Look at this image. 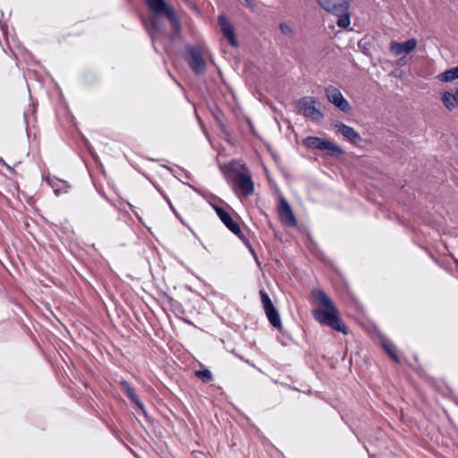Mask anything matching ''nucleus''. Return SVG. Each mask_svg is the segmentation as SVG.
Listing matches in <instances>:
<instances>
[{
	"label": "nucleus",
	"instance_id": "1",
	"mask_svg": "<svg viewBox=\"0 0 458 458\" xmlns=\"http://www.w3.org/2000/svg\"><path fill=\"white\" fill-rule=\"evenodd\" d=\"M312 297L323 307L313 310L314 318L321 325L327 326L335 331L347 334V327L342 321L340 313L333 301L322 290H313Z\"/></svg>",
	"mask_w": 458,
	"mask_h": 458
},
{
	"label": "nucleus",
	"instance_id": "2",
	"mask_svg": "<svg viewBox=\"0 0 458 458\" xmlns=\"http://www.w3.org/2000/svg\"><path fill=\"white\" fill-rule=\"evenodd\" d=\"M145 3L157 16L165 15L174 30H181V21L174 7L165 0H145Z\"/></svg>",
	"mask_w": 458,
	"mask_h": 458
},
{
	"label": "nucleus",
	"instance_id": "3",
	"mask_svg": "<svg viewBox=\"0 0 458 458\" xmlns=\"http://www.w3.org/2000/svg\"><path fill=\"white\" fill-rule=\"evenodd\" d=\"M317 104L316 98L306 96L298 100L297 107L304 117L313 122H318L324 118V114L317 107Z\"/></svg>",
	"mask_w": 458,
	"mask_h": 458
},
{
	"label": "nucleus",
	"instance_id": "4",
	"mask_svg": "<svg viewBox=\"0 0 458 458\" xmlns=\"http://www.w3.org/2000/svg\"><path fill=\"white\" fill-rule=\"evenodd\" d=\"M185 49L189 54L187 64L191 71L197 74L201 75L206 71V61L202 55V50L199 46L186 45Z\"/></svg>",
	"mask_w": 458,
	"mask_h": 458
},
{
	"label": "nucleus",
	"instance_id": "5",
	"mask_svg": "<svg viewBox=\"0 0 458 458\" xmlns=\"http://www.w3.org/2000/svg\"><path fill=\"white\" fill-rule=\"evenodd\" d=\"M303 143L309 148L325 150L332 156H340L343 153L339 146L322 138L310 136L304 140Z\"/></svg>",
	"mask_w": 458,
	"mask_h": 458
},
{
	"label": "nucleus",
	"instance_id": "6",
	"mask_svg": "<svg viewBox=\"0 0 458 458\" xmlns=\"http://www.w3.org/2000/svg\"><path fill=\"white\" fill-rule=\"evenodd\" d=\"M327 100L340 111L349 114L352 111L350 103L344 98L342 92L334 86H328L325 89Z\"/></svg>",
	"mask_w": 458,
	"mask_h": 458
},
{
	"label": "nucleus",
	"instance_id": "7",
	"mask_svg": "<svg viewBox=\"0 0 458 458\" xmlns=\"http://www.w3.org/2000/svg\"><path fill=\"white\" fill-rule=\"evenodd\" d=\"M278 216L283 224L288 227H294L297 225L296 216L288 203V201L281 197L278 204Z\"/></svg>",
	"mask_w": 458,
	"mask_h": 458
},
{
	"label": "nucleus",
	"instance_id": "8",
	"mask_svg": "<svg viewBox=\"0 0 458 458\" xmlns=\"http://www.w3.org/2000/svg\"><path fill=\"white\" fill-rule=\"evenodd\" d=\"M213 208L215 209L217 216L223 222V224L235 235L240 236L242 234V230L239 224L232 218L231 215L223 208L213 204Z\"/></svg>",
	"mask_w": 458,
	"mask_h": 458
},
{
	"label": "nucleus",
	"instance_id": "9",
	"mask_svg": "<svg viewBox=\"0 0 458 458\" xmlns=\"http://www.w3.org/2000/svg\"><path fill=\"white\" fill-rule=\"evenodd\" d=\"M120 386L122 391L130 399V401L142 412L144 416H147L145 406L139 398L131 384L126 380H121Z\"/></svg>",
	"mask_w": 458,
	"mask_h": 458
},
{
	"label": "nucleus",
	"instance_id": "10",
	"mask_svg": "<svg viewBox=\"0 0 458 458\" xmlns=\"http://www.w3.org/2000/svg\"><path fill=\"white\" fill-rule=\"evenodd\" d=\"M417 43L415 38H410L402 43L392 41L389 46V51L394 56H399L402 54H409L416 48Z\"/></svg>",
	"mask_w": 458,
	"mask_h": 458
},
{
	"label": "nucleus",
	"instance_id": "11",
	"mask_svg": "<svg viewBox=\"0 0 458 458\" xmlns=\"http://www.w3.org/2000/svg\"><path fill=\"white\" fill-rule=\"evenodd\" d=\"M235 183L245 197L253 194L254 183L250 174L241 172L237 173L235 176Z\"/></svg>",
	"mask_w": 458,
	"mask_h": 458
},
{
	"label": "nucleus",
	"instance_id": "12",
	"mask_svg": "<svg viewBox=\"0 0 458 458\" xmlns=\"http://www.w3.org/2000/svg\"><path fill=\"white\" fill-rule=\"evenodd\" d=\"M218 23L223 35L227 38L231 46H238L235 37L234 29L232 23L225 18V15L218 16Z\"/></svg>",
	"mask_w": 458,
	"mask_h": 458
},
{
	"label": "nucleus",
	"instance_id": "13",
	"mask_svg": "<svg viewBox=\"0 0 458 458\" xmlns=\"http://www.w3.org/2000/svg\"><path fill=\"white\" fill-rule=\"evenodd\" d=\"M340 8L337 9V12H335L333 14L337 16L336 24L338 27L342 29H347L350 26L351 20L350 14L348 13L350 4L349 1L344 0L341 2Z\"/></svg>",
	"mask_w": 458,
	"mask_h": 458
},
{
	"label": "nucleus",
	"instance_id": "14",
	"mask_svg": "<svg viewBox=\"0 0 458 458\" xmlns=\"http://www.w3.org/2000/svg\"><path fill=\"white\" fill-rule=\"evenodd\" d=\"M337 132L341 133L348 141L357 144L361 141V137L352 127L340 123L335 125Z\"/></svg>",
	"mask_w": 458,
	"mask_h": 458
},
{
	"label": "nucleus",
	"instance_id": "15",
	"mask_svg": "<svg viewBox=\"0 0 458 458\" xmlns=\"http://www.w3.org/2000/svg\"><path fill=\"white\" fill-rule=\"evenodd\" d=\"M265 313H266L270 324L275 328L278 329L282 334H284L283 328H282L280 314H279L278 310H276V308L275 306H273L269 309H267L265 310Z\"/></svg>",
	"mask_w": 458,
	"mask_h": 458
},
{
	"label": "nucleus",
	"instance_id": "16",
	"mask_svg": "<svg viewBox=\"0 0 458 458\" xmlns=\"http://www.w3.org/2000/svg\"><path fill=\"white\" fill-rule=\"evenodd\" d=\"M381 346L385 350V352L392 358L394 361L396 363L400 362V359L396 353L395 345L388 339L382 337L380 339Z\"/></svg>",
	"mask_w": 458,
	"mask_h": 458
},
{
	"label": "nucleus",
	"instance_id": "17",
	"mask_svg": "<svg viewBox=\"0 0 458 458\" xmlns=\"http://www.w3.org/2000/svg\"><path fill=\"white\" fill-rule=\"evenodd\" d=\"M49 185L54 190L55 195H60L62 193L67 192L69 189V185L65 181L59 180L57 178L48 179L47 180Z\"/></svg>",
	"mask_w": 458,
	"mask_h": 458
},
{
	"label": "nucleus",
	"instance_id": "18",
	"mask_svg": "<svg viewBox=\"0 0 458 458\" xmlns=\"http://www.w3.org/2000/svg\"><path fill=\"white\" fill-rule=\"evenodd\" d=\"M441 100L448 110H453L456 106V90L454 93L449 91L442 92Z\"/></svg>",
	"mask_w": 458,
	"mask_h": 458
},
{
	"label": "nucleus",
	"instance_id": "19",
	"mask_svg": "<svg viewBox=\"0 0 458 458\" xmlns=\"http://www.w3.org/2000/svg\"><path fill=\"white\" fill-rule=\"evenodd\" d=\"M317 2L321 8L332 14L337 12V9H339L341 5V2L335 3L333 0H317Z\"/></svg>",
	"mask_w": 458,
	"mask_h": 458
},
{
	"label": "nucleus",
	"instance_id": "20",
	"mask_svg": "<svg viewBox=\"0 0 458 458\" xmlns=\"http://www.w3.org/2000/svg\"><path fill=\"white\" fill-rule=\"evenodd\" d=\"M441 81L448 82L458 79V65L456 67L446 70L438 75Z\"/></svg>",
	"mask_w": 458,
	"mask_h": 458
},
{
	"label": "nucleus",
	"instance_id": "21",
	"mask_svg": "<svg viewBox=\"0 0 458 458\" xmlns=\"http://www.w3.org/2000/svg\"><path fill=\"white\" fill-rule=\"evenodd\" d=\"M195 376L203 383H209L213 380V375L211 371L208 369L196 370Z\"/></svg>",
	"mask_w": 458,
	"mask_h": 458
},
{
	"label": "nucleus",
	"instance_id": "22",
	"mask_svg": "<svg viewBox=\"0 0 458 458\" xmlns=\"http://www.w3.org/2000/svg\"><path fill=\"white\" fill-rule=\"evenodd\" d=\"M259 296L264 310L274 306L269 295L263 289L259 290Z\"/></svg>",
	"mask_w": 458,
	"mask_h": 458
},
{
	"label": "nucleus",
	"instance_id": "23",
	"mask_svg": "<svg viewBox=\"0 0 458 458\" xmlns=\"http://www.w3.org/2000/svg\"><path fill=\"white\" fill-rule=\"evenodd\" d=\"M239 237L242 240V242H244L245 246H246V247L248 248V250H250V254L252 255V257L254 258V259H255V261H256L257 265H258L259 267H260V266H261V264H260V262H259V260L258 255H257V253H256L255 250L252 248V246H251V244L250 243V242H249V241H248V240H247V239H246L242 234H240V236H239Z\"/></svg>",
	"mask_w": 458,
	"mask_h": 458
},
{
	"label": "nucleus",
	"instance_id": "24",
	"mask_svg": "<svg viewBox=\"0 0 458 458\" xmlns=\"http://www.w3.org/2000/svg\"><path fill=\"white\" fill-rule=\"evenodd\" d=\"M150 25H151V30L152 31H149V35L151 37V39H152V43H153V46H154V48L155 50L157 52V49L155 46V42H156V37L154 35V31H156L157 30V21L155 19H150Z\"/></svg>",
	"mask_w": 458,
	"mask_h": 458
},
{
	"label": "nucleus",
	"instance_id": "25",
	"mask_svg": "<svg viewBox=\"0 0 458 458\" xmlns=\"http://www.w3.org/2000/svg\"><path fill=\"white\" fill-rule=\"evenodd\" d=\"M279 29L281 32L284 35H292L293 33V29L284 22H281L279 24Z\"/></svg>",
	"mask_w": 458,
	"mask_h": 458
},
{
	"label": "nucleus",
	"instance_id": "26",
	"mask_svg": "<svg viewBox=\"0 0 458 458\" xmlns=\"http://www.w3.org/2000/svg\"><path fill=\"white\" fill-rule=\"evenodd\" d=\"M166 201H167V203H168V205H169V207H170L171 210H172V211H173V213L175 215V216H176L178 219H180L181 221H182V217L180 216L179 213L176 211V209H175V208H174V207L173 206V204H172V202L170 201V199H166Z\"/></svg>",
	"mask_w": 458,
	"mask_h": 458
},
{
	"label": "nucleus",
	"instance_id": "27",
	"mask_svg": "<svg viewBox=\"0 0 458 458\" xmlns=\"http://www.w3.org/2000/svg\"><path fill=\"white\" fill-rule=\"evenodd\" d=\"M29 110H30V111H31V113H32V114H34V113H35V111H36V106H35V105L33 104V105L30 106H29Z\"/></svg>",
	"mask_w": 458,
	"mask_h": 458
},
{
	"label": "nucleus",
	"instance_id": "28",
	"mask_svg": "<svg viewBox=\"0 0 458 458\" xmlns=\"http://www.w3.org/2000/svg\"><path fill=\"white\" fill-rule=\"evenodd\" d=\"M24 120L28 123V111L24 112Z\"/></svg>",
	"mask_w": 458,
	"mask_h": 458
},
{
	"label": "nucleus",
	"instance_id": "29",
	"mask_svg": "<svg viewBox=\"0 0 458 458\" xmlns=\"http://www.w3.org/2000/svg\"><path fill=\"white\" fill-rule=\"evenodd\" d=\"M456 106H458V88H456Z\"/></svg>",
	"mask_w": 458,
	"mask_h": 458
}]
</instances>
